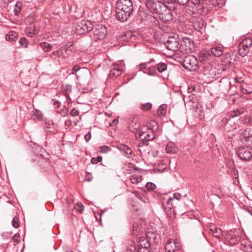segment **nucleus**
Returning <instances> with one entry per match:
<instances>
[{"label":"nucleus","instance_id":"dca6fc26","mask_svg":"<svg viewBox=\"0 0 252 252\" xmlns=\"http://www.w3.org/2000/svg\"><path fill=\"white\" fill-rule=\"evenodd\" d=\"M191 44L189 38L184 39L181 43V47L187 51H190L191 50Z\"/></svg>","mask_w":252,"mask_h":252},{"label":"nucleus","instance_id":"5701e85b","mask_svg":"<svg viewBox=\"0 0 252 252\" xmlns=\"http://www.w3.org/2000/svg\"><path fill=\"white\" fill-rule=\"evenodd\" d=\"M39 46L42 48L44 52H48L50 51L52 48V45L46 42H42L39 44Z\"/></svg>","mask_w":252,"mask_h":252},{"label":"nucleus","instance_id":"c756f323","mask_svg":"<svg viewBox=\"0 0 252 252\" xmlns=\"http://www.w3.org/2000/svg\"><path fill=\"white\" fill-rule=\"evenodd\" d=\"M63 55L62 49H60L57 51L53 52L50 55V57L52 59H55L56 57H61Z\"/></svg>","mask_w":252,"mask_h":252},{"label":"nucleus","instance_id":"a211bd4d","mask_svg":"<svg viewBox=\"0 0 252 252\" xmlns=\"http://www.w3.org/2000/svg\"><path fill=\"white\" fill-rule=\"evenodd\" d=\"M191 107L194 109V114L196 116L201 118L202 117L201 114V106L197 101L193 102Z\"/></svg>","mask_w":252,"mask_h":252},{"label":"nucleus","instance_id":"b1692460","mask_svg":"<svg viewBox=\"0 0 252 252\" xmlns=\"http://www.w3.org/2000/svg\"><path fill=\"white\" fill-rule=\"evenodd\" d=\"M17 39V34L16 32L11 31L6 35V39L8 41H15Z\"/></svg>","mask_w":252,"mask_h":252},{"label":"nucleus","instance_id":"49530a36","mask_svg":"<svg viewBox=\"0 0 252 252\" xmlns=\"http://www.w3.org/2000/svg\"><path fill=\"white\" fill-rule=\"evenodd\" d=\"M243 251L246 252H252V247H250V245H245L244 247Z\"/></svg>","mask_w":252,"mask_h":252},{"label":"nucleus","instance_id":"13d9d810","mask_svg":"<svg viewBox=\"0 0 252 252\" xmlns=\"http://www.w3.org/2000/svg\"><path fill=\"white\" fill-rule=\"evenodd\" d=\"M84 209V206L82 204L80 203V213L82 212V211Z\"/></svg>","mask_w":252,"mask_h":252},{"label":"nucleus","instance_id":"20e7f679","mask_svg":"<svg viewBox=\"0 0 252 252\" xmlns=\"http://www.w3.org/2000/svg\"><path fill=\"white\" fill-rule=\"evenodd\" d=\"M198 61L197 58L193 55L186 56L184 60L183 66L190 71H194L197 68Z\"/></svg>","mask_w":252,"mask_h":252},{"label":"nucleus","instance_id":"4468645a","mask_svg":"<svg viewBox=\"0 0 252 252\" xmlns=\"http://www.w3.org/2000/svg\"><path fill=\"white\" fill-rule=\"evenodd\" d=\"M209 227L210 232L214 237L220 239V237L223 236L221 229L217 227L214 224L210 223L209 225Z\"/></svg>","mask_w":252,"mask_h":252},{"label":"nucleus","instance_id":"0eeeda50","mask_svg":"<svg viewBox=\"0 0 252 252\" xmlns=\"http://www.w3.org/2000/svg\"><path fill=\"white\" fill-rule=\"evenodd\" d=\"M107 34V30L105 27L98 25L95 27L93 31L94 38L95 40L103 39Z\"/></svg>","mask_w":252,"mask_h":252},{"label":"nucleus","instance_id":"c85d7f7f","mask_svg":"<svg viewBox=\"0 0 252 252\" xmlns=\"http://www.w3.org/2000/svg\"><path fill=\"white\" fill-rule=\"evenodd\" d=\"M166 113V106L162 105L158 109V115L159 116L164 115Z\"/></svg>","mask_w":252,"mask_h":252},{"label":"nucleus","instance_id":"603ef678","mask_svg":"<svg viewBox=\"0 0 252 252\" xmlns=\"http://www.w3.org/2000/svg\"><path fill=\"white\" fill-rule=\"evenodd\" d=\"M85 138L86 139V141L87 142L88 141L91 137V133L90 132L88 133L87 134H86L85 135Z\"/></svg>","mask_w":252,"mask_h":252},{"label":"nucleus","instance_id":"bb28decb","mask_svg":"<svg viewBox=\"0 0 252 252\" xmlns=\"http://www.w3.org/2000/svg\"><path fill=\"white\" fill-rule=\"evenodd\" d=\"M139 124H137L134 122H131L129 124V128L131 131L135 133V132L137 131V130H139Z\"/></svg>","mask_w":252,"mask_h":252},{"label":"nucleus","instance_id":"3c124183","mask_svg":"<svg viewBox=\"0 0 252 252\" xmlns=\"http://www.w3.org/2000/svg\"><path fill=\"white\" fill-rule=\"evenodd\" d=\"M180 197H181V194L180 193H175L173 195V199L175 198V199H180Z\"/></svg>","mask_w":252,"mask_h":252},{"label":"nucleus","instance_id":"6ab92c4d","mask_svg":"<svg viewBox=\"0 0 252 252\" xmlns=\"http://www.w3.org/2000/svg\"><path fill=\"white\" fill-rule=\"evenodd\" d=\"M212 54L215 57L221 56L223 52V48L220 46L212 47L211 49Z\"/></svg>","mask_w":252,"mask_h":252},{"label":"nucleus","instance_id":"e2e57ef3","mask_svg":"<svg viewBox=\"0 0 252 252\" xmlns=\"http://www.w3.org/2000/svg\"><path fill=\"white\" fill-rule=\"evenodd\" d=\"M203 1H204V0H198V2L199 4L203 2Z\"/></svg>","mask_w":252,"mask_h":252},{"label":"nucleus","instance_id":"393cba45","mask_svg":"<svg viewBox=\"0 0 252 252\" xmlns=\"http://www.w3.org/2000/svg\"><path fill=\"white\" fill-rule=\"evenodd\" d=\"M210 57V54L208 51H202L200 53L199 60L200 61H204L208 59Z\"/></svg>","mask_w":252,"mask_h":252},{"label":"nucleus","instance_id":"f03ea898","mask_svg":"<svg viewBox=\"0 0 252 252\" xmlns=\"http://www.w3.org/2000/svg\"><path fill=\"white\" fill-rule=\"evenodd\" d=\"M135 136L137 140L142 142V144H147L149 140H152L155 137L154 134L149 129L148 126H144L139 130L135 132Z\"/></svg>","mask_w":252,"mask_h":252},{"label":"nucleus","instance_id":"4c0bfd02","mask_svg":"<svg viewBox=\"0 0 252 252\" xmlns=\"http://www.w3.org/2000/svg\"><path fill=\"white\" fill-rule=\"evenodd\" d=\"M19 43L21 45H25V46L26 47H27V46L29 44V43H28V40L25 38V37H22L21 38L19 41Z\"/></svg>","mask_w":252,"mask_h":252},{"label":"nucleus","instance_id":"338daca9","mask_svg":"<svg viewBox=\"0 0 252 252\" xmlns=\"http://www.w3.org/2000/svg\"><path fill=\"white\" fill-rule=\"evenodd\" d=\"M157 154H158V151H156V153H155V155H157ZM157 156V155H154V156Z\"/></svg>","mask_w":252,"mask_h":252},{"label":"nucleus","instance_id":"cd10ccee","mask_svg":"<svg viewBox=\"0 0 252 252\" xmlns=\"http://www.w3.org/2000/svg\"><path fill=\"white\" fill-rule=\"evenodd\" d=\"M131 182L133 184L139 183L142 180V177L140 176H136L135 175H132L129 177Z\"/></svg>","mask_w":252,"mask_h":252},{"label":"nucleus","instance_id":"c9c22d12","mask_svg":"<svg viewBox=\"0 0 252 252\" xmlns=\"http://www.w3.org/2000/svg\"><path fill=\"white\" fill-rule=\"evenodd\" d=\"M122 72V70L119 66H116L113 70L111 71V73L115 76H119Z\"/></svg>","mask_w":252,"mask_h":252},{"label":"nucleus","instance_id":"a878e982","mask_svg":"<svg viewBox=\"0 0 252 252\" xmlns=\"http://www.w3.org/2000/svg\"><path fill=\"white\" fill-rule=\"evenodd\" d=\"M26 31L28 35L31 37H32L33 35H34L38 32V31L36 30L34 26L31 28H27Z\"/></svg>","mask_w":252,"mask_h":252},{"label":"nucleus","instance_id":"6e6d98bb","mask_svg":"<svg viewBox=\"0 0 252 252\" xmlns=\"http://www.w3.org/2000/svg\"><path fill=\"white\" fill-rule=\"evenodd\" d=\"M146 67V64H141L139 65V68H140V69L141 70L142 69L145 68Z\"/></svg>","mask_w":252,"mask_h":252},{"label":"nucleus","instance_id":"f8f14e48","mask_svg":"<svg viewBox=\"0 0 252 252\" xmlns=\"http://www.w3.org/2000/svg\"><path fill=\"white\" fill-rule=\"evenodd\" d=\"M160 5V4L158 2H155L152 0H147L146 1V6L147 8L153 13H159V10L158 9V7Z\"/></svg>","mask_w":252,"mask_h":252},{"label":"nucleus","instance_id":"9d476101","mask_svg":"<svg viewBox=\"0 0 252 252\" xmlns=\"http://www.w3.org/2000/svg\"><path fill=\"white\" fill-rule=\"evenodd\" d=\"M93 28V25L91 21L83 20L80 23V34L88 32Z\"/></svg>","mask_w":252,"mask_h":252},{"label":"nucleus","instance_id":"6e6552de","mask_svg":"<svg viewBox=\"0 0 252 252\" xmlns=\"http://www.w3.org/2000/svg\"><path fill=\"white\" fill-rule=\"evenodd\" d=\"M165 44L168 50L173 51L178 50L179 45L176 36H169Z\"/></svg>","mask_w":252,"mask_h":252},{"label":"nucleus","instance_id":"a19ab883","mask_svg":"<svg viewBox=\"0 0 252 252\" xmlns=\"http://www.w3.org/2000/svg\"><path fill=\"white\" fill-rule=\"evenodd\" d=\"M102 159V158L101 157L99 156L97 157L96 158H92L91 159V162L93 164H96L99 162L101 161Z\"/></svg>","mask_w":252,"mask_h":252},{"label":"nucleus","instance_id":"5fc2aeb1","mask_svg":"<svg viewBox=\"0 0 252 252\" xmlns=\"http://www.w3.org/2000/svg\"><path fill=\"white\" fill-rule=\"evenodd\" d=\"M126 148H129L128 147H127V146L125 145H123L121 146V149L122 150L124 151V152L125 153V152L126 151Z\"/></svg>","mask_w":252,"mask_h":252},{"label":"nucleus","instance_id":"ddd939ff","mask_svg":"<svg viewBox=\"0 0 252 252\" xmlns=\"http://www.w3.org/2000/svg\"><path fill=\"white\" fill-rule=\"evenodd\" d=\"M242 141H245L249 144L252 143V130L248 128L244 130L240 136Z\"/></svg>","mask_w":252,"mask_h":252},{"label":"nucleus","instance_id":"2f4dec72","mask_svg":"<svg viewBox=\"0 0 252 252\" xmlns=\"http://www.w3.org/2000/svg\"><path fill=\"white\" fill-rule=\"evenodd\" d=\"M150 128L149 129L152 130V133H154V132L156 131L158 129V123L154 121H152L150 123Z\"/></svg>","mask_w":252,"mask_h":252},{"label":"nucleus","instance_id":"f704fd0d","mask_svg":"<svg viewBox=\"0 0 252 252\" xmlns=\"http://www.w3.org/2000/svg\"><path fill=\"white\" fill-rule=\"evenodd\" d=\"M166 65L163 63H160L158 64L157 68L159 72H162L166 69Z\"/></svg>","mask_w":252,"mask_h":252},{"label":"nucleus","instance_id":"ea45409f","mask_svg":"<svg viewBox=\"0 0 252 252\" xmlns=\"http://www.w3.org/2000/svg\"><path fill=\"white\" fill-rule=\"evenodd\" d=\"M20 234L19 233H16L15 234H14L13 236V237L12 238V240L18 244L20 242Z\"/></svg>","mask_w":252,"mask_h":252},{"label":"nucleus","instance_id":"39448f33","mask_svg":"<svg viewBox=\"0 0 252 252\" xmlns=\"http://www.w3.org/2000/svg\"><path fill=\"white\" fill-rule=\"evenodd\" d=\"M237 152L238 156L242 160H248L252 157V149L248 146L240 147Z\"/></svg>","mask_w":252,"mask_h":252},{"label":"nucleus","instance_id":"052dcab7","mask_svg":"<svg viewBox=\"0 0 252 252\" xmlns=\"http://www.w3.org/2000/svg\"><path fill=\"white\" fill-rule=\"evenodd\" d=\"M112 124H111L112 126H114V125H116L117 123H118V120H113V121L112 122Z\"/></svg>","mask_w":252,"mask_h":252},{"label":"nucleus","instance_id":"37998d69","mask_svg":"<svg viewBox=\"0 0 252 252\" xmlns=\"http://www.w3.org/2000/svg\"><path fill=\"white\" fill-rule=\"evenodd\" d=\"M126 151L125 154L128 158H130L132 156V151L129 148H126Z\"/></svg>","mask_w":252,"mask_h":252},{"label":"nucleus","instance_id":"4d7b16f0","mask_svg":"<svg viewBox=\"0 0 252 252\" xmlns=\"http://www.w3.org/2000/svg\"><path fill=\"white\" fill-rule=\"evenodd\" d=\"M70 123H71V125H72V122L73 123L74 126H76L77 124V123H78V121L77 120V121H74L73 120H70Z\"/></svg>","mask_w":252,"mask_h":252},{"label":"nucleus","instance_id":"7c9ffc66","mask_svg":"<svg viewBox=\"0 0 252 252\" xmlns=\"http://www.w3.org/2000/svg\"><path fill=\"white\" fill-rule=\"evenodd\" d=\"M22 4L21 2H17L14 6V13L15 15H18L21 10Z\"/></svg>","mask_w":252,"mask_h":252},{"label":"nucleus","instance_id":"9b49d317","mask_svg":"<svg viewBox=\"0 0 252 252\" xmlns=\"http://www.w3.org/2000/svg\"><path fill=\"white\" fill-rule=\"evenodd\" d=\"M173 200V197L169 198L165 203H163V206L167 215L170 218L175 216V210L173 208V205L170 202Z\"/></svg>","mask_w":252,"mask_h":252},{"label":"nucleus","instance_id":"69168bd1","mask_svg":"<svg viewBox=\"0 0 252 252\" xmlns=\"http://www.w3.org/2000/svg\"><path fill=\"white\" fill-rule=\"evenodd\" d=\"M151 69H152V71H154L155 70V68L154 67H152V68H151Z\"/></svg>","mask_w":252,"mask_h":252},{"label":"nucleus","instance_id":"4be33fe9","mask_svg":"<svg viewBox=\"0 0 252 252\" xmlns=\"http://www.w3.org/2000/svg\"><path fill=\"white\" fill-rule=\"evenodd\" d=\"M166 152L168 154H175L177 152V148L172 143L167 144L166 147Z\"/></svg>","mask_w":252,"mask_h":252},{"label":"nucleus","instance_id":"de8ad7c7","mask_svg":"<svg viewBox=\"0 0 252 252\" xmlns=\"http://www.w3.org/2000/svg\"><path fill=\"white\" fill-rule=\"evenodd\" d=\"M155 237V235L154 233L151 232H148L147 234V238H149V239L150 240L152 238L154 239Z\"/></svg>","mask_w":252,"mask_h":252},{"label":"nucleus","instance_id":"72a5a7b5","mask_svg":"<svg viewBox=\"0 0 252 252\" xmlns=\"http://www.w3.org/2000/svg\"><path fill=\"white\" fill-rule=\"evenodd\" d=\"M12 226L15 228H18L19 227V218L17 217H15L13 218L12 220Z\"/></svg>","mask_w":252,"mask_h":252},{"label":"nucleus","instance_id":"c03bdc74","mask_svg":"<svg viewBox=\"0 0 252 252\" xmlns=\"http://www.w3.org/2000/svg\"><path fill=\"white\" fill-rule=\"evenodd\" d=\"M70 114L72 117L76 116L78 115L79 111L74 108L70 111Z\"/></svg>","mask_w":252,"mask_h":252},{"label":"nucleus","instance_id":"1a4fd4ad","mask_svg":"<svg viewBox=\"0 0 252 252\" xmlns=\"http://www.w3.org/2000/svg\"><path fill=\"white\" fill-rule=\"evenodd\" d=\"M181 248V245L179 242L175 241L174 239H170L166 243L165 249L168 252H174Z\"/></svg>","mask_w":252,"mask_h":252},{"label":"nucleus","instance_id":"864d4df0","mask_svg":"<svg viewBox=\"0 0 252 252\" xmlns=\"http://www.w3.org/2000/svg\"><path fill=\"white\" fill-rule=\"evenodd\" d=\"M78 70H79V66L78 65H76L72 68V73L76 72Z\"/></svg>","mask_w":252,"mask_h":252},{"label":"nucleus","instance_id":"8fccbe9b","mask_svg":"<svg viewBox=\"0 0 252 252\" xmlns=\"http://www.w3.org/2000/svg\"><path fill=\"white\" fill-rule=\"evenodd\" d=\"M52 100L54 101L53 105L55 106V107L59 108L60 107V105L61 104V103L57 100L53 99Z\"/></svg>","mask_w":252,"mask_h":252},{"label":"nucleus","instance_id":"79ce46f5","mask_svg":"<svg viewBox=\"0 0 252 252\" xmlns=\"http://www.w3.org/2000/svg\"><path fill=\"white\" fill-rule=\"evenodd\" d=\"M156 186L152 183H148L146 184V188L148 190H152L155 189Z\"/></svg>","mask_w":252,"mask_h":252},{"label":"nucleus","instance_id":"f257e3e1","mask_svg":"<svg viewBox=\"0 0 252 252\" xmlns=\"http://www.w3.org/2000/svg\"><path fill=\"white\" fill-rule=\"evenodd\" d=\"M133 11V3L131 0H119L116 6V17L122 21H126Z\"/></svg>","mask_w":252,"mask_h":252},{"label":"nucleus","instance_id":"0e129e2a","mask_svg":"<svg viewBox=\"0 0 252 252\" xmlns=\"http://www.w3.org/2000/svg\"><path fill=\"white\" fill-rule=\"evenodd\" d=\"M135 194H136V195L137 196V197H139V194L138 193H135Z\"/></svg>","mask_w":252,"mask_h":252},{"label":"nucleus","instance_id":"680f3d73","mask_svg":"<svg viewBox=\"0 0 252 252\" xmlns=\"http://www.w3.org/2000/svg\"><path fill=\"white\" fill-rule=\"evenodd\" d=\"M30 19H32V21L30 22V24L32 25V24L33 22L34 19L32 17H30Z\"/></svg>","mask_w":252,"mask_h":252},{"label":"nucleus","instance_id":"423d86ee","mask_svg":"<svg viewBox=\"0 0 252 252\" xmlns=\"http://www.w3.org/2000/svg\"><path fill=\"white\" fill-rule=\"evenodd\" d=\"M252 44V39L250 38L244 39L239 46L240 54L243 57L246 56L249 53Z\"/></svg>","mask_w":252,"mask_h":252},{"label":"nucleus","instance_id":"09e8293b","mask_svg":"<svg viewBox=\"0 0 252 252\" xmlns=\"http://www.w3.org/2000/svg\"><path fill=\"white\" fill-rule=\"evenodd\" d=\"M176 1H177L178 3L180 4H185L187 3L189 0H175Z\"/></svg>","mask_w":252,"mask_h":252},{"label":"nucleus","instance_id":"58836bf2","mask_svg":"<svg viewBox=\"0 0 252 252\" xmlns=\"http://www.w3.org/2000/svg\"><path fill=\"white\" fill-rule=\"evenodd\" d=\"M109 148L106 146L100 147L99 148V152L102 153H106L109 151Z\"/></svg>","mask_w":252,"mask_h":252},{"label":"nucleus","instance_id":"e433bc0d","mask_svg":"<svg viewBox=\"0 0 252 252\" xmlns=\"http://www.w3.org/2000/svg\"><path fill=\"white\" fill-rule=\"evenodd\" d=\"M151 104L147 103L142 105L141 109L143 111H148L151 108Z\"/></svg>","mask_w":252,"mask_h":252},{"label":"nucleus","instance_id":"f3484780","mask_svg":"<svg viewBox=\"0 0 252 252\" xmlns=\"http://www.w3.org/2000/svg\"><path fill=\"white\" fill-rule=\"evenodd\" d=\"M159 18L163 22H166L172 20V15L170 11H166L164 13L160 14Z\"/></svg>","mask_w":252,"mask_h":252},{"label":"nucleus","instance_id":"412c9836","mask_svg":"<svg viewBox=\"0 0 252 252\" xmlns=\"http://www.w3.org/2000/svg\"><path fill=\"white\" fill-rule=\"evenodd\" d=\"M31 118L34 121L42 120L43 118L42 114L38 111H32Z\"/></svg>","mask_w":252,"mask_h":252},{"label":"nucleus","instance_id":"7ed1b4c3","mask_svg":"<svg viewBox=\"0 0 252 252\" xmlns=\"http://www.w3.org/2000/svg\"><path fill=\"white\" fill-rule=\"evenodd\" d=\"M33 162L37 161V164L39 170L42 171L46 172L51 169V166L49 161L44 158L41 155H34L32 158Z\"/></svg>","mask_w":252,"mask_h":252},{"label":"nucleus","instance_id":"a18cd8bd","mask_svg":"<svg viewBox=\"0 0 252 252\" xmlns=\"http://www.w3.org/2000/svg\"><path fill=\"white\" fill-rule=\"evenodd\" d=\"M240 88L241 91L243 94H249L251 93V91L247 90L243 85L241 86Z\"/></svg>","mask_w":252,"mask_h":252},{"label":"nucleus","instance_id":"aec40b11","mask_svg":"<svg viewBox=\"0 0 252 252\" xmlns=\"http://www.w3.org/2000/svg\"><path fill=\"white\" fill-rule=\"evenodd\" d=\"M140 246L143 249H147L150 246V240L149 238L141 237L139 240Z\"/></svg>","mask_w":252,"mask_h":252},{"label":"nucleus","instance_id":"2eb2a0df","mask_svg":"<svg viewBox=\"0 0 252 252\" xmlns=\"http://www.w3.org/2000/svg\"><path fill=\"white\" fill-rule=\"evenodd\" d=\"M225 238L231 245L237 244L239 241L237 236L234 234V231L232 230H230L228 232Z\"/></svg>","mask_w":252,"mask_h":252},{"label":"nucleus","instance_id":"473e14b6","mask_svg":"<svg viewBox=\"0 0 252 252\" xmlns=\"http://www.w3.org/2000/svg\"><path fill=\"white\" fill-rule=\"evenodd\" d=\"M243 112H244V110L242 108H239V109H237L236 110H235L233 111L232 112H231V116L232 117H236V116H238V115H239L240 114H242L243 113Z\"/></svg>","mask_w":252,"mask_h":252},{"label":"nucleus","instance_id":"bf43d9fd","mask_svg":"<svg viewBox=\"0 0 252 252\" xmlns=\"http://www.w3.org/2000/svg\"><path fill=\"white\" fill-rule=\"evenodd\" d=\"M74 208L75 209H76V210L77 211L79 210V203H77L75 204V205L74 206Z\"/></svg>","mask_w":252,"mask_h":252}]
</instances>
